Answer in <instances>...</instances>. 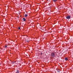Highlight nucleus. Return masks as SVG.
<instances>
[{
  "mask_svg": "<svg viewBox=\"0 0 73 73\" xmlns=\"http://www.w3.org/2000/svg\"><path fill=\"white\" fill-rule=\"evenodd\" d=\"M5 48H7V46L5 45Z\"/></svg>",
  "mask_w": 73,
  "mask_h": 73,
  "instance_id": "nucleus-8",
  "label": "nucleus"
},
{
  "mask_svg": "<svg viewBox=\"0 0 73 73\" xmlns=\"http://www.w3.org/2000/svg\"><path fill=\"white\" fill-rule=\"evenodd\" d=\"M71 17L70 16H68L67 17H66V18L67 19H70Z\"/></svg>",
  "mask_w": 73,
  "mask_h": 73,
  "instance_id": "nucleus-2",
  "label": "nucleus"
},
{
  "mask_svg": "<svg viewBox=\"0 0 73 73\" xmlns=\"http://www.w3.org/2000/svg\"><path fill=\"white\" fill-rule=\"evenodd\" d=\"M18 29H19V30L20 29V27H19L18 28Z\"/></svg>",
  "mask_w": 73,
  "mask_h": 73,
  "instance_id": "nucleus-10",
  "label": "nucleus"
},
{
  "mask_svg": "<svg viewBox=\"0 0 73 73\" xmlns=\"http://www.w3.org/2000/svg\"><path fill=\"white\" fill-rule=\"evenodd\" d=\"M27 42H29V40H27Z\"/></svg>",
  "mask_w": 73,
  "mask_h": 73,
  "instance_id": "nucleus-9",
  "label": "nucleus"
},
{
  "mask_svg": "<svg viewBox=\"0 0 73 73\" xmlns=\"http://www.w3.org/2000/svg\"><path fill=\"white\" fill-rule=\"evenodd\" d=\"M19 70H17L16 73H19Z\"/></svg>",
  "mask_w": 73,
  "mask_h": 73,
  "instance_id": "nucleus-4",
  "label": "nucleus"
},
{
  "mask_svg": "<svg viewBox=\"0 0 73 73\" xmlns=\"http://www.w3.org/2000/svg\"><path fill=\"white\" fill-rule=\"evenodd\" d=\"M65 60H66L67 61L68 60V58H65Z\"/></svg>",
  "mask_w": 73,
  "mask_h": 73,
  "instance_id": "nucleus-6",
  "label": "nucleus"
},
{
  "mask_svg": "<svg viewBox=\"0 0 73 73\" xmlns=\"http://www.w3.org/2000/svg\"><path fill=\"white\" fill-rule=\"evenodd\" d=\"M47 0V1H48V0Z\"/></svg>",
  "mask_w": 73,
  "mask_h": 73,
  "instance_id": "nucleus-13",
  "label": "nucleus"
},
{
  "mask_svg": "<svg viewBox=\"0 0 73 73\" xmlns=\"http://www.w3.org/2000/svg\"><path fill=\"white\" fill-rule=\"evenodd\" d=\"M23 20L24 21H25L26 19L25 18H23Z\"/></svg>",
  "mask_w": 73,
  "mask_h": 73,
  "instance_id": "nucleus-3",
  "label": "nucleus"
},
{
  "mask_svg": "<svg viewBox=\"0 0 73 73\" xmlns=\"http://www.w3.org/2000/svg\"><path fill=\"white\" fill-rule=\"evenodd\" d=\"M42 53H41V56H42Z\"/></svg>",
  "mask_w": 73,
  "mask_h": 73,
  "instance_id": "nucleus-11",
  "label": "nucleus"
},
{
  "mask_svg": "<svg viewBox=\"0 0 73 73\" xmlns=\"http://www.w3.org/2000/svg\"><path fill=\"white\" fill-rule=\"evenodd\" d=\"M25 17H27V16H28V14H25Z\"/></svg>",
  "mask_w": 73,
  "mask_h": 73,
  "instance_id": "nucleus-5",
  "label": "nucleus"
},
{
  "mask_svg": "<svg viewBox=\"0 0 73 73\" xmlns=\"http://www.w3.org/2000/svg\"><path fill=\"white\" fill-rule=\"evenodd\" d=\"M51 56L52 57H54V56H55V54L54 53H52L51 54Z\"/></svg>",
  "mask_w": 73,
  "mask_h": 73,
  "instance_id": "nucleus-1",
  "label": "nucleus"
},
{
  "mask_svg": "<svg viewBox=\"0 0 73 73\" xmlns=\"http://www.w3.org/2000/svg\"><path fill=\"white\" fill-rule=\"evenodd\" d=\"M58 73H60V71H58Z\"/></svg>",
  "mask_w": 73,
  "mask_h": 73,
  "instance_id": "nucleus-12",
  "label": "nucleus"
},
{
  "mask_svg": "<svg viewBox=\"0 0 73 73\" xmlns=\"http://www.w3.org/2000/svg\"><path fill=\"white\" fill-rule=\"evenodd\" d=\"M53 1H54V2H56V1H57V0H53Z\"/></svg>",
  "mask_w": 73,
  "mask_h": 73,
  "instance_id": "nucleus-7",
  "label": "nucleus"
}]
</instances>
